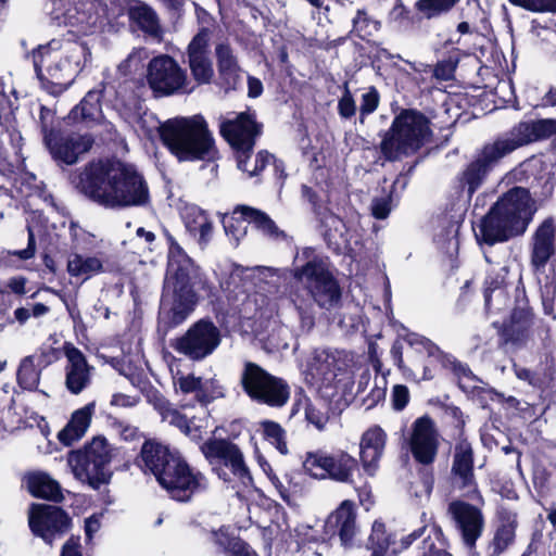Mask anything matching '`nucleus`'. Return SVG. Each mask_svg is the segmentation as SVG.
Masks as SVG:
<instances>
[{
	"mask_svg": "<svg viewBox=\"0 0 556 556\" xmlns=\"http://www.w3.org/2000/svg\"><path fill=\"white\" fill-rule=\"evenodd\" d=\"M268 478L270 479L273 485L279 492L281 498L287 502L289 501L290 489L292 488L294 492L298 490L296 484L290 485V488L285 486L280 479L274 473H268Z\"/></svg>",
	"mask_w": 556,
	"mask_h": 556,
	"instance_id": "62",
	"label": "nucleus"
},
{
	"mask_svg": "<svg viewBox=\"0 0 556 556\" xmlns=\"http://www.w3.org/2000/svg\"><path fill=\"white\" fill-rule=\"evenodd\" d=\"M380 30V22L370 17L365 11L358 10L353 18V31L372 35Z\"/></svg>",
	"mask_w": 556,
	"mask_h": 556,
	"instance_id": "50",
	"label": "nucleus"
},
{
	"mask_svg": "<svg viewBox=\"0 0 556 556\" xmlns=\"http://www.w3.org/2000/svg\"><path fill=\"white\" fill-rule=\"evenodd\" d=\"M211 541L230 556H251L249 546L240 539L231 535L228 528L222 527L211 532Z\"/></svg>",
	"mask_w": 556,
	"mask_h": 556,
	"instance_id": "38",
	"label": "nucleus"
},
{
	"mask_svg": "<svg viewBox=\"0 0 556 556\" xmlns=\"http://www.w3.org/2000/svg\"><path fill=\"white\" fill-rule=\"evenodd\" d=\"M369 542L371 544L372 554L378 553V556H383V553L387 551L390 541L388 535L386 534L384 525L381 522H375L372 525V531L369 536Z\"/></svg>",
	"mask_w": 556,
	"mask_h": 556,
	"instance_id": "49",
	"label": "nucleus"
},
{
	"mask_svg": "<svg viewBox=\"0 0 556 556\" xmlns=\"http://www.w3.org/2000/svg\"><path fill=\"white\" fill-rule=\"evenodd\" d=\"M379 93L376 88L370 87L365 93L362 96V102L359 106V115L361 122H364L365 116L374 113L379 105Z\"/></svg>",
	"mask_w": 556,
	"mask_h": 556,
	"instance_id": "52",
	"label": "nucleus"
},
{
	"mask_svg": "<svg viewBox=\"0 0 556 556\" xmlns=\"http://www.w3.org/2000/svg\"><path fill=\"white\" fill-rule=\"evenodd\" d=\"M432 489L433 477L424 475L420 479L412 483L409 492L416 498V503L422 505L429 501Z\"/></svg>",
	"mask_w": 556,
	"mask_h": 556,
	"instance_id": "48",
	"label": "nucleus"
},
{
	"mask_svg": "<svg viewBox=\"0 0 556 556\" xmlns=\"http://www.w3.org/2000/svg\"><path fill=\"white\" fill-rule=\"evenodd\" d=\"M238 210L239 206L235 208L230 216L223 218L226 236L235 245L239 244L240 240L245 237L248 230V220L241 215V212H237Z\"/></svg>",
	"mask_w": 556,
	"mask_h": 556,
	"instance_id": "42",
	"label": "nucleus"
},
{
	"mask_svg": "<svg viewBox=\"0 0 556 556\" xmlns=\"http://www.w3.org/2000/svg\"><path fill=\"white\" fill-rule=\"evenodd\" d=\"M393 407L396 410H402L408 403L409 392L405 386L396 384L392 392Z\"/></svg>",
	"mask_w": 556,
	"mask_h": 556,
	"instance_id": "58",
	"label": "nucleus"
},
{
	"mask_svg": "<svg viewBox=\"0 0 556 556\" xmlns=\"http://www.w3.org/2000/svg\"><path fill=\"white\" fill-rule=\"evenodd\" d=\"M338 111L343 118H351L356 113V103L346 84L344 85L343 94L338 103Z\"/></svg>",
	"mask_w": 556,
	"mask_h": 556,
	"instance_id": "56",
	"label": "nucleus"
},
{
	"mask_svg": "<svg viewBox=\"0 0 556 556\" xmlns=\"http://www.w3.org/2000/svg\"><path fill=\"white\" fill-rule=\"evenodd\" d=\"M78 539L71 538L63 546L61 556H83Z\"/></svg>",
	"mask_w": 556,
	"mask_h": 556,
	"instance_id": "63",
	"label": "nucleus"
},
{
	"mask_svg": "<svg viewBox=\"0 0 556 556\" xmlns=\"http://www.w3.org/2000/svg\"><path fill=\"white\" fill-rule=\"evenodd\" d=\"M240 386L254 402L282 407L290 397L288 383L253 362H245L240 372Z\"/></svg>",
	"mask_w": 556,
	"mask_h": 556,
	"instance_id": "12",
	"label": "nucleus"
},
{
	"mask_svg": "<svg viewBox=\"0 0 556 556\" xmlns=\"http://www.w3.org/2000/svg\"><path fill=\"white\" fill-rule=\"evenodd\" d=\"M225 396V388L218 379L215 377L208 379L201 378V387L198 393V402L202 405V409H206V406L217 400Z\"/></svg>",
	"mask_w": 556,
	"mask_h": 556,
	"instance_id": "45",
	"label": "nucleus"
},
{
	"mask_svg": "<svg viewBox=\"0 0 556 556\" xmlns=\"http://www.w3.org/2000/svg\"><path fill=\"white\" fill-rule=\"evenodd\" d=\"M147 81L159 96L188 91L186 72L168 55L156 56L149 62Z\"/></svg>",
	"mask_w": 556,
	"mask_h": 556,
	"instance_id": "16",
	"label": "nucleus"
},
{
	"mask_svg": "<svg viewBox=\"0 0 556 556\" xmlns=\"http://www.w3.org/2000/svg\"><path fill=\"white\" fill-rule=\"evenodd\" d=\"M448 511L457 525V529L462 534L464 543L469 548H472L483 529V517L481 511L477 507L465 502L451 503Z\"/></svg>",
	"mask_w": 556,
	"mask_h": 556,
	"instance_id": "24",
	"label": "nucleus"
},
{
	"mask_svg": "<svg viewBox=\"0 0 556 556\" xmlns=\"http://www.w3.org/2000/svg\"><path fill=\"white\" fill-rule=\"evenodd\" d=\"M59 49L60 41L52 39L46 46L39 45L33 52L37 75L42 80L43 87L51 93L62 92L73 83L81 66V56L86 53L84 46L70 42L71 55L63 60L58 52Z\"/></svg>",
	"mask_w": 556,
	"mask_h": 556,
	"instance_id": "7",
	"label": "nucleus"
},
{
	"mask_svg": "<svg viewBox=\"0 0 556 556\" xmlns=\"http://www.w3.org/2000/svg\"><path fill=\"white\" fill-rule=\"evenodd\" d=\"M175 384L178 390L185 394L194 393L198 400L199 389L201 387V378L194 375L179 376L176 378Z\"/></svg>",
	"mask_w": 556,
	"mask_h": 556,
	"instance_id": "55",
	"label": "nucleus"
},
{
	"mask_svg": "<svg viewBox=\"0 0 556 556\" xmlns=\"http://www.w3.org/2000/svg\"><path fill=\"white\" fill-rule=\"evenodd\" d=\"M216 58L220 86L226 91L237 89L242 84L243 73L230 47L224 43L218 45Z\"/></svg>",
	"mask_w": 556,
	"mask_h": 556,
	"instance_id": "33",
	"label": "nucleus"
},
{
	"mask_svg": "<svg viewBox=\"0 0 556 556\" xmlns=\"http://www.w3.org/2000/svg\"><path fill=\"white\" fill-rule=\"evenodd\" d=\"M536 212L529 191L515 187L504 193L475 227L478 241L486 244L504 242L525 233Z\"/></svg>",
	"mask_w": 556,
	"mask_h": 556,
	"instance_id": "5",
	"label": "nucleus"
},
{
	"mask_svg": "<svg viewBox=\"0 0 556 556\" xmlns=\"http://www.w3.org/2000/svg\"><path fill=\"white\" fill-rule=\"evenodd\" d=\"M454 66L448 62L439 63L434 70L433 75L437 79L448 80L453 77Z\"/></svg>",
	"mask_w": 556,
	"mask_h": 556,
	"instance_id": "61",
	"label": "nucleus"
},
{
	"mask_svg": "<svg viewBox=\"0 0 556 556\" xmlns=\"http://www.w3.org/2000/svg\"><path fill=\"white\" fill-rule=\"evenodd\" d=\"M154 407L163 421L178 428L194 441L200 440L203 432L208 428L210 415L207 409H202V417H188L164 399H159L154 403Z\"/></svg>",
	"mask_w": 556,
	"mask_h": 556,
	"instance_id": "21",
	"label": "nucleus"
},
{
	"mask_svg": "<svg viewBox=\"0 0 556 556\" xmlns=\"http://www.w3.org/2000/svg\"><path fill=\"white\" fill-rule=\"evenodd\" d=\"M181 218L188 233L204 249L213 237V222L208 214L194 204L186 205Z\"/></svg>",
	"mask_w": 556,
	"mask_h": 556,
	"instance_id": "31",
	"label": "nucleus"
},
{
	"mask_svg": "<svg viewBox=\"0 0 556 556\" xmlns=\"http://www.w3.org/2000/svg\"><path fill=\"white\" fill-rule=\"evenodd\" d=\"M164 146L179 161L210 160L215 156L214 138L201 115L175 117L160 126Z\"/></svg>",
	"mask_w": 556,
	"mask_h": 556,
	"instance_id": "6",
	"label": "nucleus"
},
{
	"mask_svg": "<svg viewBox=\"0 0 556 556\" xmlns=\"http://www.w3.org/2000/svg\"><path fill=\"white\" fill-rule=\"evenodd\" d=\"M72 114L77 117L80 114L83 119H96L100 114V93L89 91Z\"/></svg>",
	"mask_w": 556,
	"mask_h": 556,
	"instance_id": "46",
	"label": "nucleus"
},
{
	"mask_svg": "<svg viewBox=\"0 0 556 556\" xmlns=\"http://www.w3.org/2000/svg\"><path fill=\"white\" fill-rule=\"evenodd\" d=\"M39 369L35 365L34 357L28 356L24 358L17 371V381L25 390H36L39 383Z\"/></svg>",
	"mask_w": 556,
	"mask_h": 556,
	"instance_id": "44",
	"label": "nucleus"
},
{
	"mask_svg": "<svg viewBox=\"0 0 556 556\" xmlns=\"http://www.w3.org/2000/svg\"><path fill=\"white\" fill-rule=\"evenodd\" d=\"M28 489L30 493L37 497L52 501H59L62 497L59 482L45 472L29 475Z\"/></svg>",
	"mask_w": 556,
	"mask_h": 556,
	"instance_id": "37",
	"label": "nucleus"
},
{
	"mask_svg": "<svg viewBox=\"0 0 556 556\" xmlns=\"http://www.w3.org/2000/svg\"><path fill=\"white\" fill-rule=\"evenodd\" d=\"M220 134L236 150L238 168L250 177L258 175L273 160V155L268 152L260 151L255 155V166L248 165L250 151L253 150L255 138L261 134V125L255 122L252 114L242 112L233 118L224 121L220 124Z\"/></svg>",
	"mask_w": 556,
	"mask_h": 556,
	"instance_id": "10",
	"label": "nucleus"
},
{
	"mask_svg": "<svg viewBox=\"0 0 556 556\" xmlns=\"http://www.w3.org/2000/svg\"><path fill=\"white\" fill-rule=\"evenodd\" d=\"M303 469L318 480L330 479L336 482L354 484L359 473L358 459L343 450L327 453L318 450L308 452L303 459Z\"/></svg>",
	"mask_w": 556,
	"mask_h": 556,
	"instance_id": "13",
	"label": "nucleus"
},
{
	"mask_svg": "<svg viewBox=\"0 0 556 556\" xmlns=\"http://www.w3.org/2000/svg\"><path fill=\"white\" fill-rule=\"evenodd\" d=\"M514 539L515 525L513 522H507L500 526L494 534L492 542L489 545L490 556H500L513 544Z\"/></svg>",
	"mask_w": 556,
	"mask_h": 556,
	"instance_id": "43",
	"label": "nucleus"
},
{
	"mask_svg": "<svg viewBox=\"0 0 556 556\" xmlns=\"http://www.w3.org/2000/svg\"><path fill=\"white\" fill-rule=\"evenodd\" d=\"M76 188L106 208L141 206L149 201V188L134 165L119 161L88 164L77 176Z\"/></svg>",
	"mask_w": 556,
	"mask_h": 556,
	"instance_id": "2",
	"label": "nucleus"
},
{
	"mask_svg": "<svg viewBox=\"0 0 556 556\" xmlns=\"http://www.w3.org/2000/svg\"><path fill=\"white\" fill-rule=\"evenodd\" d=\"M356 515L354 503L345 500L326 520L327 533L338 534L343 545L351 543L356 533Z\"/></svg>",
	"mask_w": 556,
	"mask_h": 556,
	"instance_id": "28",
	"label": "nucleus"
},
{
	"mask_svg": "<svg viewBox=\"0 0 556 556\" xmlns=\"http://www.w3.org/2000/svg\"><path fill=\"white\" fill-rule=\"evenodd\" d=\"M556 251V225L553 218L543 220L532 237L531 264L543 268Z\"/></svg>",
	"mask_w": 556,
	"mask_h": 556,
	"instance_id": "27",
	"label": "nucleus"
},
{
	"mask_svg": "<svg viewBox=\"0 0 556 556\" xmlns=\"http://www.w3.org/2000/svg\"><path fill=\"white\" fill-rule=\"evenodd\" d=\"M431 135L428 119L412 110L397 115L381 141V151L388 160H399L419 150Z\"/></svg>",
	"mask_w": 556,
	"mask_h": 556,
	"instance_id": "9",
	"label": "nucleus"
},
{
	"mask_svg": "<svg viewBox=\"0 0 556 556\" xmlns=\"http://www.w3.org/2000/svg\"><path fill=\"white\" fill-rule=\"evenodd\" d=\"M405 340L410 346L415 348L417 352H425L429 357H438L440 354L439 348L425 337L410 333Z\"/></svg>",
	"mask_w": 556,
	"mask_h": 556,
	"instance_id": "51",
	"label": "nucleus"
},
{
	"mask_svg": "<svg viewBox=\"0 0 556 556\" xmlns=\"http://www.w3.org/2000/svg\"><path fill=\"white\" fill-rule=\"evenodd\" d=\"M93 413V403H89L74 412L68 424L59 432V440L65 445H71L79 440L86 433Z\"/></svg>",
	"mask_w": 556,
	"mask_h": 556,
	"instance_id": "34",
	"label": "nucleus"
},
{
	"mask_svg": "<svg viewBox=\"0 0 556 556\" xmlns=\"http://www.w3.org/2000/svg\"><path fill=\"white\" fill-rule=\"evenodd\" d=\"M201 452L211 465H223L229 470V472L225 469L218 471V476L224 481L237 482L243 488L252 484V477L243 454L236 444L227 440L212 439L201 445Z\"/></svg>",
	"mask_w": 556,
	"mask_h": 556,
	"instance_id": "14",
	"label": "nucleus"
},
{
	"mask_svg": "<svg viewBox=\"0 0 556 556\" xmlns=\"http://www.w3.org/2000/svg\"><path fill=\"white\" fill-rule=\"evenodd\" d=\"M36 253V242H35V236L31 229H28V244L27 248L24 250H17V251H9L8 255H14L17 256L21 260H30L35 256Z\"/></svg>",
	"mask_w": 556,
	"mask_h": 556,
	"instance_id": "59",
	"label": "nucleus"
},
{
	"mask_svg": "<svg viewBox=\"0 0 556 556\" xmlns=\"http://www.w3.org/2000/svg\"><path fill=\"white\" fill-rule=\"evenodd\" d=\"M92 142L90 136L79 134L67 136L50 134L46 136V143L53 159L67 165L75 164L81 154L89 151Z\"/></svg>",
	"mask_w": 556,
	"mask_h": 556,
	"instance_id": "22",
	"label": "nucleus"
},
{
	"mask_svg": "<svg viewBox=\"0 0 556 556\" xmlns=\"http://www.w3.org/2000/svg\"><path fill=\"white\" fill-rule=\"evenodd\" d=\"M168 264L160 308V325L167 329L184 323L197 303L193 290L198 268L181 247L169 238Z\"/></svg>",
	"mask_w": 556,
	"mask_h": 556,
	"instance_id": "3",
	"label": "nucleus"
},
{
	"mask_svg": "<svg viewBox=\"0 0 556 556\" xmlns=\"http://www.w3.org/2000/svg\"><path fill=\"white\" fill-rule=\"evenodd\" d=\"M552 135H556V121L546 118L534 122H521L506 136L501 137V139L505 146H508L507 148L511 153L519 147L548 138Z\"/></svg>",
	"mask_w": 556,
	"mask_h": 556,
	"instance_id": "23",
	"label": "nucleus"
},
{
	"mask_svg": "<svg viewBox=\"0 0 556 556\" xmlns=\"http://www.w3.org/2000/svg\"><path fill=\"white\" fill-rule=\"evenodd\" d=\"M237 212H241L248 224L252 225L264 237L270 240H282L286 238L285 231L265 212L245 205H240Z\"/></svg>",
	"mask_w": 556,
	"mask_h": 556,
	"instance_id": "35",
	"label": "nucleus"
},
{
	"mask_svg": "<svg viewBox=\"0 0 556 556\" xmlns=\"http://www.w3.org/2000/svg\"><path fill=\"white\" fill-rule=\"evenodd\" d=\"M219 343V329L212 321L201 319L177 338L172 346L188 358L200 361L211 355Z\"/></svg>",
	"mask_w": 556,
	"mask_h": 556,
	"instance_id": "15",
	"label": "nucleus"
},
{
	"mask_svg": "<svg viewBox=\"0 0 556 556\" xmlns=\"http://www.w3.org/2000/svg\"><path fill=\"white\" fill-rule=\"evenodd\" d=\"M324 224L326 227L325 237L330 245L336 250H346L351 248L353 235L340 217L332 214L328 215Z\"/></svg>",
	"mask_w": 556,
	"mask_h": 556,
	"instance_id": "36",
	"label": "nucleus"
},
{
	"mask_svg": "<svg viewBox=\"0 0 556 556\" xmlns=\"http://www.w3.org/2000/svg\"><path fill=\"white\" fill-rule=\"evenodd\" d=\"M67 271L73 277H85V279H88L103 271V263L97 256L73 254L67 261Z\"/></svg>",
	"mask_w": 556,
	"mask_h": 556,
	"instance_id": "40",
	"label": "nucleus"
},
{
	"mask_svg": "<svg viewBox=\"0 0 556 556\" xmlns=\"http://www.w3.org/2000/svg\"><path fill=\"white\" fill-rule=\"evenodd\" d=\"M136 399L122 393H116L111 399V405L119 407L132 406L136 404Z\"/></svg>",
	"mask_w": 556,
	"mask_h": 556,
	"instance_id": "64",
	"label": "nucleus"
},
{
	"mask_svg": "<svg viewBox=\"0 0 556 556\" xmlns=\"http://www.w3.org/2000/svg\"><path fill=\"white\" fill-rule=\"evenodd\" d=\"M508 274V267L506 264H495L488 269V276L485 282L492 289L500 288L504 282Z\"/></svg>",
	"mask_w": 556,
	"mask_h": 556,
	"instance_id": "54",
	"label": "nucleus"
},
{
	"mask_svg": "<svg viewBox=\"0 0 556 556\" xmlns=\"http://www.w3.org/2000/svg\"><path fill=\"white\" fill-rule=\"evenodd\" d=\"M50 21L70 27L67 35L162 33L159 14L140 0H52Z\"/></svg>",
	"mask_w": 556,
	"mask_h": 556,
	"instance_id": "1",
	"label": "nucleus"
},
{
	"mask_svg": "<svg viewBox=\"0 0 556 556\" xmlns=\"http://www.w3.org/2000/svg\"><path fill=\"white\" fill-rule=\"evenodd\" d=\"M422 540L418 544L417 556H452L445 551L442 543V531L433 527H421L410 534L402 539L401 544L403 548H408L413 543L419 539Z\"/></svg>",
	"mask_w": 556,
	"mask_h": 556,
	"instance_id": "32",
	"label": "nucleus"
},
{
	"mask_svg": "<svg viewBox=\"0 0 556 556\" xmlns=\"http://www.w3.org/2000/svg\"><path fill=\"white\" fill-rule=\"evenodd\" d=\"M27 279L22 276L12 277L7 282V288L15 294L24 295L26 293Z\"/></svg>",
	"mask_w": 556,
	"mask_h": 556,
	"instance_id": "60",
	"label": "nucleus"
},
{
	"mask_svg": "<svg viewBox=\"0 0 556 556\" xmlns=\"http://www.w3.org/2000/svg\"><path fill=\"white\" fill-rule=\"evenodd\" d=\"M387 443V434L379 426L368 428L359 441V460L364 472L370 477L379 469Z\"/></svg>",
	"mask_w": 556,
	"mask_h": 556,
	"instance_id": "25",
	"label": "nucleus"
},
{
	"mask_svg": "<svg viewBox=\"0 0 556 556\" xmlns=\"http://www.w3.org/2000/svg\"><path fill=\"white\" fill-rule=\"evenodd\" d=\"M111 459L112 448L106 439L97 437L83 451L71 452L67 464L77 480L99 489L111 479Z\"/></svg>",
	"mask_w": 556,
	"mask_h": 556,
	"instance_id": "11",
	"label": "nucleus"
},
{
	"mask_svg": "<svg viewBox=\"0 0 556 556\" xmlns=\"http://www.w3.org/2000/svg\"><path fill=\"white\" fill-rule=\"evenodd\" d=\"M409 448L416 462L432 464L439 448V433L434 422L427 416L417 418L409 435Z\"/></svg>",
	"mask_w": 556,
	"mask_h": 556,
	"instance_id": "20",
	"label": "nucleus"
},
{
	"mask_svg": "<svg viewBox=\"0 0 556 556\" xmlns=\"http://www.w3.org/2000/svg\"><path fill=\"white\" fill-rule=\"evenodd\" d=\"M68 516L59 507L48 504H33L28 513L30 530L46 543L52 544L56 535L70 528Z\"/></svg>",
	"mask_w": 556,
	"mask_h": 556,
	"instance_id": "19",
	"label": "nucleus"
},
{
	"mask_svg": "<svg viewBox=\"0 0 556 556\" xmlns=\"http://www.w3.org/2000/svg\"><path fill=\"white\" fill-rule=\"evenodd\" d=\"M460 0H417L415 10L421 18L433 20L450 13Z\"/></svg>",
	"mask_w": 556,
	"mask_h": 556,
	"instance_id": "41",
	"label": "nucleus"
},
{
	"mask_svg": "<svg viewBox=\"0 0 556 556\" xmlns=\"http://www.w3.org/2000/svg\"><path fill=\"white\" fill-rule=\"evenodd\" d=\"M64 353L67 359L65 367V386L73 394H79L91 380V367L84 354L74 345L66 344Z\"/></svg>",
	"mask_w": 556,
	"mask_h": 556,
	"instance_id": "26",
	"label": "nucleus"
},
{
	"mask_svg": "<svg viewBox=\"0 0 556 556\" xmlns=\"http://www.w3.org/2000/svg\"><path fill=\"white\" fill-rule=\"evenodd\" d=\"M509 2L533 12H556V0H509Z\"/></svg>",
	"mask_w": 556,
	"mask_h": 556,
	"instance_id": "53",
	"label": "nucleus"
},
{
	"mask_svg": "<svg viewBox=\"0 0 556 556\" xmlns=\"http://www.w3.org/2000/svg\"><path fill=\"white\" fill-rule=\"evenodd\" d=\"M305 258L302 265H295L293 277L303 286L312 301L324 309L336 307L341 300L340 286L329 269L328 263L306 248L296 260Z\"/></svg>",
	"mask_w": 556,
	"mask_h": 556,
	"instance_id": "8",
	"label": "nucleus"
},
{
	"mask_svg": "<svg viewBox=\"0 0 556 556\" xmlns=\"http://www.w3.org/2000/svg\"><path fill=\"white\" fill-rule=\"evenodd\" d=\"M507 147L501 138L485 144L477 157L464 169L460 182L467 187L469 195L482 185L486 175L500 160L510 153Z\"/></svg>",
	"mask_w": 556,
	"mask_h": 556,
	"instance_id": "18",
	"label": "nucleus"
},
{
	"mask_svg": "<svg viewBox=\"0 0 556 556\" xmlns=\"http://www.w3.org/2000/svg\"><path fill=\"white\" fill-rule=\"evenodd\" d=\"M261 427L265 439L268 440L270 444L275 445L281 454H287L286 432L281 426L275 421L265 420L261 422Z\"/></svg>",
	"mask_w": 556,
	"mask_h": 556,
	"instance_id": "47",
	"label": "nucleus"
},
{
	"mask_svg": "<svg viewBox=\"0 0 556 556\" xmlns=\"http://www.w3.org/2000/svg\"><path fill=\"white\" fill-rule=\"evenodd\" d=\"M188 59L194 80L200 85L210 84L214 76V70L205 37H193L188 46Z\"/></svg>",
	"mask_w": 556,
	"mask_h": 556,
	"instance_id": "29",
	"label": "nucleus"
},
{
	"mask_svg": "<svg viewBox=\"0 0 556 556\" xmlns=\"http://www.w3.org/2000/svg\"><path fill=\"white\" fill-rule=\"evenodd\" d=\"M452 476L454 484L458 488L475 489L473 453L467 440H459L455 446Z\"/></svg>",
	"mask_w": 556,
	"mask_h": 556,
	"instance_id": "30",
	"label": "nucleus"
},
{
	"mask_svg": "<svg viewBox=\"0 0 556 556\" xmlns=\"http://www.w3.org/2000/svg\"><path fill=\"white\" fill-rule=\"evenodd\" d=\"M351 364L352 357L344 351L316 350L307 363L306 379L312 384L332 386Z\"/></svg>",
	"mask_w": 556,
	"mask_h": 556,
	"instance_id": "17",
	"label": "nucleus"
},
{
	"mask_svg": "<svg viewBox=\"0 0 556 556\" xmlns=\"http://www.w3.org/2000/svg\"><path fill=\"white\" fill-rule=\"evenodd\" d=\"M531 319L523 311H515L510 324L505 328L506 341L521 345L530 338Z\"/></svg>",
	"mask_w": 556,
	"mask_h": 556,
	"instance_id": "39",
	"label": "nucleus"
},
{
	"mask_svg": "<svg viewBox=\"0 0 556 556\" xmlns=\"http://www.w3.org/2000/svg\"><path fill=\"white\" fill-rule=\"evenodd\" d=\"M391 212V195L375 198L371 203V213L378 219H384Z\"/></svg>",
	"mask_w": 556,
	"mask_h": 556,
	"instance_id": "57",
	"label": "nucleus"
},
{
	"mask_svg": "<svg viewBox=\"0 0 556 556\" xmlns=\"http://www.w3.org/2000/svg\"><path fill=\"white\" fill-rule=\"evenodd\" d=\"M141 459L161 486L176 501L187 502L208 488V481L202 472L191 468L176 450L159 442H144Z\"/></svg>",
	"mask_w": 556,
	"mask_h": 556,
	"instance_id": "4",
	"label": "nucleus"
}]
</instances>
